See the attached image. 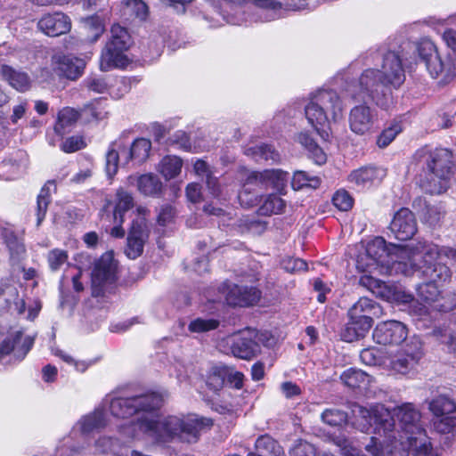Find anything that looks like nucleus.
Segmentation results:
<instances>
[{
    "label": "nucleus",
    "mask_w": 456,
    "mask_h": 456,
    "mask_svg": "<svg viewBox=\"0 0 456 456\" xmlns=\"http://www.w3.org/2000/svg\"><path fill=\"white\" fill-rule=\"evenodd\" d=\"M438 255L437 245L419 241L416 248L399 250L400 260L393 266L404 275L416 273L419 277L427 279V281L417 287L419 297L426 304L437 300L440 295L439 284L451 278L449 267L436 262Z\"/></svg>",
    "instance_id": "obj_1"
},
{
    "label": "nucleus",
    "mask_w": 456,
    "mask_h": 456,
    "mask_svg": "<svg viewBox=\"0 0 456 456\" xmlns=\"http://www.w3.org/2000/svg\"><path fill=\"white\" fill-rule=\"evenodd\" d=\"M352 412L355 419L354 425L362 432H368L374 427L376 434L387 436L391 441L399 440L400 435L407 436L422 428L419 411L411 403L396 407L394 415L380 404L370 409L354 404Z\"/></svg>",
    "instance_id": "obj_2"
},
{
    "label": "nucleus",
    "mask_w": 456,
    "mask_h": 456,
    "mask_svg": "<svg viewBox=\"0 0 456 456\" xmlns=\"http://www.w3.org/2000/svg\"><path fill=\"white\" fill-rule=\"evenodd\" d=\"M213 420L209 418L190 414L183 419L168 416L162 419L142 417L124 429L127 436L136 438L146 436L158 443H168L175 439L196 443L200 433L210 429Z\"/></svg>",
    "instance_id": "obj_3"
},
{
    "label": "nucleus",
    "mask_w": 456,
    "mask_h": 456,
    "mask_svg": "<svg viewBox=\"0 0 456 456\" xmlns=\"http://www.w3.org/2000/svg\"><path fill=\"white\" fill-rule=\"evenodd\" d=\"M415 158L425 173L419 178L422 190L429 194L444 192L455 168L452 151L445 148H423L416 152Z\"/></svg>",
    "instance_id": "obj_4"
},
{
    "label": "nucleus",
    "mask_w": 456,
    "mask_h": 456,
    "mask_svg": "<svg viewBox=\"0 0 456 456\" xmlns=\"http://www.w3.org/2000/svg\"><path fill=\"white\" fill-rule=\"evenodd\" d=\"M342 101L334 90L320 89L305 106V118L324 142L330 140V124L342 117Z\"/></svg>",
    "instance_id": "obj_5"
},
{
    "label": "nucleus",
    "mask_w": 456,
    "mask_h": 456,
    "mask_svg": "<svg viewBox=\"0 0 456 456\" xmlns=\"http://www.w3.org/2000/svg\"><path fill=\"white\" fill-rule=\"evenodd\" d=\"M126 134L123 133L120 137L113 142L106 153V173L110 178L113 177L118 168L119 161L121 165H127L130 161L137 164L144 162L151 149V142L146 138H137L128 148L124 141Z\"/></svg>",
    "instance_id": "obj_6"
},
{
    "label": "nucleus",
    "mask_w": 456,
    "mask_h": 456,
    "mask_svg": "<svg viewBox=\"0 0 456 456\" xmlns=\"http://www.w3.org/2000/svg\"><path fill=\"white\" fill-rule=\"evenodd\" d=\"M163 403V397L156 392L136 395L130 397H110L103 399V405L109 406L110 413L120 419H126L134 414L152 413L158 411Z\"/></svg>",
    "instance_id": "obj_7"
},
{
    "label": "nucleus",
    "mask_w": 456,
    "mask_h": 456,
    "mask_svg": "<svg viewBox=\"0 0 456 456\" xmlns=\"http://www.w3.org/2000/svg\"><path fill=\"white\" fill-rule=\"evenodd\" d=\"M380 71L367 69L360 76L357 82H352L346 87V93L354 100L365 101L367 98L377 105L385 107L390 89Z\"/></svg>",
    "instance_id": "obj_8"
},
{
    "label": "nucleus",
    "mask_w": 456,
    "mask_h": 456,
    "mask_svg": "<svg viewBox=\"0 0 456 456\" xmlns=\"http://www.w3.org/2000/svg\"><path fill=\"white\" fill-rule=\"evenodd\" d=\"M289 179V174L280 169H267L263 172H251L248 174L242 190L238 194L240 203L249 208L257 202V195L251 194L250 186L259 189L272 187L282 193Z\"/></svg>",
    "instance_id": "obj_9"
},
{
    "label": "nucleus",
    "mask_w": 456,
    "mask_h": 456,
    "mask_svg": "<svg viewBox=\"0 0 456 456\" xmlns=\"http://www.w3.org/2000/svg\"><path fill=\"white\" fill-rule=\"evenodd\" d=\"M415 51L419 62L425 65L433 78H440V83L447 84L455 77V63L443 61L432 41L422 38L415 44Z\"/></svg>",
    "instance_id": "obj_10"
},
{
    "label": "nucleus",
    "mask_w": 456,
    "mask_h": 456,
    "mask_svg": "<svg viewBox=\"0 0 456 456\" xmlns=\"http://www.w3.org/2000/svg\"><path fill=\"white\" fill-rule=\"evenodd\" d=\"M111 35L101 56V69L103 71L114 68H124L128 64L126 52L133 45L129 30H110Z\"/></svg>",
    "instance_id": "obj_11"
},
{
    "label": "nucleus",
    "mask_w": 456,
    "mask_h": 456,
    "mask_svg": "<svg viewBox=\"0 0 456 456\" xmlns=\"http://www.w3.org/2000/svg\"><path fill=\"white\" fill-rule=\"evenodd\" d=\"M117 280L118 263L111 252H106L94 263L92 271V295L102 297L110 292Z\"/></svg>",
    "instance_id": "obj_12"
},
{
    "label": "nucleus",
    "mask_w": 456,
    "mask_h": 456,
    "mask_svg": "<svg viewBox=\"0 0 456 456\" xmlns=\"http://www.w3.org/2000/svg\"><path fill=\"white\" fill-rule=\"evenodd\" d=\"M416 245H407L404 247H399L395 249V252L389 256L386 249L385 240L382 238H376L367 245L366 256L369 258L367 264L368 268L370 270H379L380 273H392L393 271L400 273L393 268L394 264L400 260L399 250L403 248H416Z\"/></svg>",
    "instance_id": "obj_13"
},
{
    "label": "nucleus",
    "mask_w": 456,
    "mask_h": 456,
    "mask_svg": "<svg viewBox=\"0 0 456 456\" xmlns=\"http://www.w3.org/2000/svg\"><path fill=\"white\" fill-rule=\"evenodd\" d=\"M423 354V344L414 336L391 358L389 367L396 373L407 374L418 365Z\"/></svg>",
    "instance_id": "obj_14"
},
{
    "label": "nucleus",
    "mask_w": 456,
    "mask_h": 456,
    "mask_svg": "<svg viewBox=\"0 0 456 456\" xmlns=\"http://www.w3.org/2000/svg\"><path fill=\"white\" fill-rule=\"evenodd\" d=\"M220 296L212 301H222L223 299L229 305L232 306H248L256 304L261 292L253 286H239L236 284L224 283L219 289Z\"/></svg>",
    "instance_id": "obj_15"
},
{
    "label": "nucleus",
    "mask_w": 456,
    "mask_h": 456,
    "mask_svg": "<svg viewBox=\"0 0 456 456\" xmlns=\"http://www.w3.org/2000/svg\"><path fill=\"white\" fill-rule=\"evenodd\" d=\"M139 216L132 223L125 253L130 259H135L143 250V245L148 239L149 230L146 224L145 216L148 210L145 208H137Z\"/></svg>",
    "instance_id": "obj_16"
},
{
    "label": "nucleus",
    "mask_w": 456,
    "mask_h": 456,
    "mask_svg": "<svg viewBox=\"0 0 456 456\" xmlns=\"http://www.w3.org/2000/svg\"><path fill=\"white\" fill-rule=\"evenodd\" d=\"M407 336V327L395 320L379 322L372 333L373 340L383 346L399 345L406 339Z\"/></svg>",
    "instance_id": "obj_17"
},
{
    "label": "nucleus",
    "mask_w": 456,
    "mask_h": 456,
    "mask_svg": "<svg viewBox=\"0 0 456 456\" xmlns=\"http://www.w3.org/2000/svg\"><path fill=\"white\" fill-rule=\"evenodd\" d=\"M227 4H233L238 5H255L259 8L273 12V19L279 18L283 9L301 10L305 7L314 8L313 5L315 0H284V3L274 0H224Z\"/></svg>",
    "instance_id": "obj_18"
},
{
    "label": "nucleus",
    "mask_w": 456,
    "mask_h": 456,
    "mask_svg": "<svg viewBox=\"0 0 456 456\" xmlns=\"http://www.w3.org/2000/svg\"><path fill=\"white\" fill-rule=\"evenodd\" d=\"M377 115L369 106L358 105L349 113L350 130L358 135H364L374 130L377 123Z\"/></svg>",
    "instance_id": "obj_19"
},
{
    "label": "nucleus",
    "mask_w": 456,
    "mask_h": 456,
    "mask_svg": "<svg viewBox=\"0 0 456 456\" xmlns=\"http://www.w3.org/2000/svg\"><path fill=\"white\" fill-rule=\"evenodd\" d=\"M389 229L399 240L411 239L417 232V221L413 213L407 208H400L394 215Z\"/></svg>",
    "instance_id": "obj_20"
},
{
    "label": "nucleus",
    "mask_w": 456,
    "mask_h": 456,
    "mask_svg": "<svg viewBox=\"0 0 456 456\" xmlns=\"http://www.w3.org/2000/svg\"><path fill=\"white\" fill-rule=\"evenodd\" d=\"M381 77L395 88L399 87L405 79L404 69L400 56L395 52L382 55Z\"/></svg>",
    "instance_id": "obj_21"
},
{
    "label": "nucleus",
    "mask_w": 456,
    "mask_h": 456,
    "mask_svg": "<svg viewBox=\"0 0 456 456\" xmlns=\"http://www.w3.org/2000/svg\"><path fill=\"white\" fill-rule=\"evenodd\" d=\"M53 64L60 76L70 80H76L81 77L86 68V62L83 59L69 55H54Z\"/></svg>",
    "instance_id": "obj_22"
},
{
    "label": "nucleus",
    "mask_w": 456,
    "mask_h": 456,
    "mask_svg": "<svg viewBox=\"0 0 456 456\" xmlns=\"http://www.w3.org/2000/svg\"><path fill=\"white\" fill-rule=\"evenodd\" d=\"M386 170L376 167H364L353 171L348 180L359 189L379 184L386 176Z\"/></svg>",
    "instance_id": "obj_23"
},
{
    "label": "nucleus",
    "mask_w": 456,
    "mask_h": 456,
    "mask_svg": "<svg viewBox=\"0 0 456 456\" xmlns=\"http://www.w3.org/2000/svg\"><path fill=\"white\" fill-rule=\"evenodd\" d=\"M382 314L380 305L374 300L362 297L348 310V317L365 318L367 321H373Z\"/></svg>",
    "instance_id": "obj_24"
},
{
    "label": "nucleus",
    "mask_w": 456,
    "mask_h": 456,
    "mask_svg": "<svg viewBox=\"0 0 456 456\" xmlns=\"http://www.w3.org/2000/svg\"><path fill=\"white\" fill-rule=\"evenodd\" d=\"M398 444L402 449L413 450L420 455H427L431 451V444L423 428L418 429L413 435L407 436L400 435Z\"/></svg>",
    "instance_id": "obj_25"
},
{
    "label": "nucleus",
    "mask_w": 456,
    "mask_h": 456,
    "mask_svg": "<svg viewBox=\"0 0 456 456\" xmlns=\"http://www.w3.org/2000/svg\"><path fill=\"white\" fill-rule=\"evenodd\" d=\"M373 325V321H367L365 318L348 317V322L342 330V339L346 342H353L363 338Z\"/></svg>",
    "instance_id": "obj_26"
},
{
    "label": "nucleus",
    "mask_w": 456,
    "mask_h": 456,
    "mask_svg": "<svg viewBox=\"0 0 456 456\" xmlns=\"http://www.w3.org/2000/svg\"><path fill=\"white\" fill-rule=\"evenodd\" d=\"M127 181L129 184L136 183L138 191L146 196H156L160 193L162 189V183L153 174H144L140 176L130 175Z\"/></svg>",
    "instance_id": "obj_27"
},
{
    "label": "nucleus",
    "mask_w": 456,
    "mask_h": 456,
    "mask_svg": "<svg viewBox=\"0 0 456 456\" xmlns=\"http://www.w3.org/2000/svg\"><path fill=\"white\" fill-rule=\"evenodd\" d=\"M0 74L2 78L17 91L25 92L30 88L31 79L26 72L4 64L0 68Z\"/></svg>",
    "instance_id": "obj_28"
},
{
    "label": "nucleus",
    "mask_w": 456,
    "mask_h": 456,
    "mask_svg": "<svg viewBox=\"0 0 456 456\" xmlns=\"http://www.w3.org/2000/svg\"><path fill=\"white\" fill-rule=\"evenodd\" d=\"M258 349V344L251 338L241 336L231 338V350L235 357L249 360L256 354Z\"/></svg>",
    "instance_id": "obj_29"
},
{
    "label": "nucleus",
    "mask_w": 456,
    "mask_h": 456,
    "mask_svg": "<svg viewBox=\"0 0 456 456\" xmlns=\"http://www.w3.org/2000/svg\"><path fill=\"white\" fill-rule=\"evenodd\" d=\"M112 204H114L113 218L124 217V214L134 207V198L129 191L120 187L116 191L113 201L106 200L104 209H108Z\"/></svg>",
    "instance_id": "obj_30"
},
{
    "label": "nucleus",
    "mask_w": 456,
    "mask_h": 456,
    "mask_svg": "<svg viewBox=\"0 0 456 456\" xmlns=\"http://www.w3.org/2000/svg\"><path fill=\"white\" fill-rule=\"evenodd\" d=\"M4 341L10 342L12 346V349L8 352V354L12 352L14 357L20 361L25 358L32 348L34 338L31 336H24L21 331H16Z\"/></svg>",
    "instance_id": "obj_31"
},
{
    "label": "nucleus",
    "mask_w": 456,
    "mask_h": 456,
    "mask_svg": "<svg viewBox=\"0 0 456 456\" xmlns=\"http://www.w3.org/2000/svg\"><path fill=\"white\" fill-rule=\"evenodd\" d=\"M106 425V419L102 410L96 409L94 412L87 414L81 418V419L77 422V427L79 428L81 433L83 435L89 434L90 432L100 429Z\"/></svg>",
    "instance_id": "obj_32"
},
{
    "label": "nucleus",
    "mask_w": 456,
    "mask_h": 456,
    "mask_svg": "<svg viewBox=\"0 0 456 456\" xmlns=\"http://www.w3.org/2000/svg\"><path fill=\"white\" fill-rule=\"evenodd\" d=\"M297 141L308 151L310 157L316 164L322 165L326 162V154L308 132L299 133L297 135Z\"/></svg>",
    "instance_id": "obj_33"
},
{
    "label": "nucleus",
    "mask_w": 456,
    "mask_h": 456,
    "mask_svg": "<svg viewBox=\"0 0 456 456\" xmlns=\"http://www.w3.org/2000/svg\"><path fill=\"white\" fill-rule=\"evenodd\" d=\"M27 164L28 157L26 152L19 151L10 159L4 160L1 167L8 173L11 177H14L25 172Z\"/></svg>",
    "instance_id": "obj_34"
},
{
    "label": "nucleus",
    "mask_w": 456,
    "mask_h": 456,
    "mask_svg": "<svg viewBox=\"0 0 456 456\" xmlns=\"http://www.w3.org/2000/svg\"><path fill=\"white\" fill-rule=\"evenodd\" d=\"M385 440L380 442L377 437H370V442L365 445V450L371 456H387L393 452L394 449L397 448L398 440L388 439L384 436Z\"/></svg>",
    "instance_id": "obj_35"
},
{
    "label": "nucleus",
    "mask_w": 456,
    "mask_h": 456,
    "mask_svg": "<svg viewBox=\"0 0 456 456\" xmlns=\"http://www.w3.org/2000/svg\"><path fill=\"white\" fill-rule=\"evenodd\" d=\"M3 239L9 248L11 260L17 263L25 253V246L21 240L10 229H5L2 232Z\"/></svg>",
    "instance_id": "obj_36"
},
{
    "label": "nucleus",
    "mask_w": 456,
    "mask_h": 456,
    "mask_svg": "<svg viewBox=\"0 0 456 456\" xmlns=\"http://www.w3.org/2000/svg\"><path fill=\"white\" fill-rule=\"evenodd\" d=\"M38 28H70L71 20L63 12H53L44 15L37 23Z\"/></svg>",
    "instance_id": "obj_37"
},
{
    "label": "nucleus",
    "mask_w": 456,
    "mask_h": 456,
    "mask_svg": "<svg viewBox=\"0 0 456 456\" xmlns=\"http://www.w3.org/2000/svg\"><path fill=\"white\" fill-rule=\"evenodd\" d=\"M256 452L264 456H283L284 452L270 436H259L255 444Z\"/></svg>",
    "instance_id": "obj_38"
},
{
    "label": "nucleus",
    "mask_w": 456,
    "mask_h": 456,
    "mask_svg": "<svg viewBox=\"0 0 456 456\" xmlns=\"http://www.w3.org/2000/svg\"><path fill=\"white\" fill-rule=\"evenodd\" d=\"M226 376H227V366H225V365L214 366L208 370V372L207 374L206 385L214 393H217L223 388V387L225 383Z\"/></svg>",
    "instance_id": "obj_39"
},
{
    "label": "nucleus",
    "mask_w": 456,
    "mask_h": 456,
    "mask_svg": "<svg viewBox=\"0 0 456 456\" xmlns=\"http://www.w3.org/2000/svg\"><path fill=\"white\" fill-rule=\"evenodd\" d=\"M79 113L76 110L67 107L58 113L57 122L54 125V131L57 134L62 135L67 128L73 126L78 119Z\"/></svg>",
    "instance_id": "obj_40"
},
{
    "label": "nucleus",
    "mask_w": 456,
    "mask_h": 456,
    "mask_svg": "<svg viewBox=\"0 0 456 456\" xmlns=\"http://www.w3.org/2000/svg\"><path fill=\"white\" fill-rule=\"evenodd\" d=\"M182 167V159L176 156H166L159 164V171L167 180H169L180 174Z\"/></svg>",
    "instance_id": "obj_41"
},
{
    "label": "nucleus",
    "mask_w": 456,
    "mask_h": 456,
    "mask_svg": "<svg viewBox=\"0 0 456 456\" xmlns=\"http://www.w3.org/2000/svg\"><path fill=\"white\" fill-rule=\"evenodd\" d=\"M340 379L346 387L357 388L361 387L362 385L369 384L370 377L361 370L351 368L341 374Z\"/></svg>",
    "instance_id": "obj_42"
},
{
    "label": "nucleus",
    "mask_w": 456,
    "mask_h": 456,
    "mask_svg": "<svg viewBox=\"0 0 456 456\" xmlns=\"http://www.w3.org/2000/svg\"><path fill=\"white\" fill-rule=\"evenodd\" d=\"M54 188L53 182H48L41 189L40 193L37 196V225L39 226L45 217V214L48 208V205L51 201L50 193L51 188Z\"/></svg>",
    "instance_id": "obj_43"
},
{
    "label": "nucleus",
    "mask_w": 456,
    "mask_h": 456,
    "mask_svg": "<svg viewBox=\"0 0 456 456\" xmlns=\"http://www.w3.org/2000/svg\"><path fill=\"white\" fill-rule=\"evenodd\" d=\"M429 409L436 418L456 413L455 403L450 398L443 395L432 400L429 404Z\"/></svg>",
    "instance_id": "obj_44"
},
{
    "label": "nucleus",
    "mask_w": 456,
    "mask_h": 456,
    "mask_svg": "<svg viewBox=\"0 0 456 456\" xmlns=\"http://www.w3.org/2000/svg\"><path fill=\"white\" fill-rule=\"evenodd\" d=\"M432 335L456 354V326L436 327L433 330Z\"/></svg>",
    "instance_id": "obj_45"
},
{
    "label": "nucleus",
    "mask_w": 456,
    "mask_h": 456,
    "mask_svg": "<svg viewBox=\"0 0 456 456\" xmlns=\"http://www.w3.org/2000/svg\"><path fill=\"white\" fill-rule=\"evenodd\" d=\"M321 183L318 176L310 175L305 171H297L294 173L291 180V186L294 190H300L305 187L317 188Z\"/></svg>",
    "instance_id": "obj_46"
},
{
    "label": "nucleus",
    "mask_w": 456,
    "mask_h": 456,
    "mask_svg": "<svg viewBox=\"0 0 456 456\" xmlns=\"http://www.w3.org/2000/svg\"><path fill=\"white\" fill-rule=\"evenodd\" d=\"M125 12L139 20H145L149 15L148 5L142 0H123Z\"/></svg>",
    "instance_id": "obj_47"
},
{
    "label": "nucleus",
    "mask_w": 456,
    "mask_h": 456,
    "mask_svg": "<svg viewBox=\"0 0 456 456\" xmlns=\"http://www.w3.org/2000/svg\"><path fill=\"white\" fill-rule=\"evenodd\" d=\"M285 201L277 194H270L265 200L260 208V211L264 215L281 214L285 208Z\"/></svg>",
    "instance_id": "obj_48"
},
{
    "label": "nucleus",
    "mask_w": 456,
    "mask_h": 456,
    "mask_svg": "<svg viewBox=\"0 0 456 456\" xmlns=\"http://www.w3.org/2000/svg\"><path fill=\"white\" fill-rule=\"evenodd\" d=\"M247 154H251L256 161L264 159L274 162L279 159V153L272 146L265 144L248 148Z\"/></svg>",
    "instance_id": "obj_49"
},
{
    "label": "nucleus",
    "mask_w": 456,
    "mask_h": 456,
    "mask_svg": "<svg viewBox=\"0 0 456 456\" xmlns=\"http://www.w3.org/2000/svg\"><path fill=\"white\" fill-rule=\"evenodd\" d=\"M219 321L214 318H196L188 326V330L193 333H203L218 328Z\"/></svg>",
    "instance_id": "obj_50"
},
{
    "label": "nucleus",
    "mask_w": 456,
    "mask_h": 456,
    "mask_svg": "<svg viewBox=\"0 0 456 456\" xmlns=\"http://www.w3.org/2000/svg\"><path fill=\"white\" fill-rule=\"evenodd\" d=\"M404 302H410L409 312L417 321H425L429 316V307L428 305L413 300L411 295L403 297Z\"/></svg>",
    "instance_id": "obj_51"
},
{
    "label": "nucleus",
    "mask_w": 456,
    "mask_h": 456,
    "mask_svg": "<svg viewBox=\"0 0 456 456\" xmlns=\"http://www.w3.org/2000/svg\"><path fill=\"white\" fill-rule=\"evenodd\" d=\"M360 282L377 296L381 297H388L389 291L384 281L372 276L364 275L361 278Z\"/></svg>",
    "instance_id": "obj_52"
},
{
    "label": "nucleus",
    "mask_w": 456,
    "mask_h": 456,
    "mask_svg": "<svg viewBox=\"0 0 456 456\" xmlns=\"http://www.w3.org/2000/svg\"><path fill=\"white\" fill-rule=\"evenodd\" d=\"M322 420L332 427H338L346 422L347 415L338 409H327L322 413Z\"/></svg>",
    "instance_id": "obj_53"
},
{
    "label": "nucleus",
    "mask_w": 456,
    "mask_h": 456,
    "mask_svg": "<svg viewBox=\"0 0 456 456\" xmlns=\"http://www.w3.org/2000/svg\"><path fill=\"white\" fill-rule=\"evenodd\" d=\"M415 27H451L456 26V15L450 16L446 19H437L428 17L413 23Z\"/></svg>",
    "instance_id": "obj_54"
},
{
    "label": "nucleus",
    "mask_w": 456,
    "mask_h": 456,
    "mask_svg": "<svg viewBox=\"0 0 456 456\" xmlns=\"http://www.w3.org/2000/svg\"><path fill=\"white\" fill-rule=\"evenodd\" d=\"M47 261L50 269L55 272L68 261V253L63 249L53 248L48 252Z\"/></svg>",
    "instance_id": "obj_55"
},
{
    "label": "nucleus",
    "mask_w": 456,
    "mask_h": 456,
    "mask_svg": "<svg viewBox=\"0 0 456 456\" xmlns=\"http://www.w3.org/2000/svg\"><path fill=\"white\" fill-rule=\"evenodd\" d=\"M434 426L436 431L442 434L453 432L456 428V413L438 417L436 420H435Z\"/></svg>",
    "instance_id": "obj_56"
},
{
    "label": "nucleus",
    "mask_w": 456,
    "mask_h": 456,
    "mask_svg": "<svg viewBox=\"0 0 456 456\" xmlns=\"http://www.w3.org/2000/svg\"><path fill=\"white\" fill-rule=\"evenodd\" d=\"M401 132V127L398 124H394L389 127L384 129L382 133L377 138V145L379 148H386L388 146L395 138V136Z\"/></svg>",
    "instance_id": "obj_57"
},
{
    "label": "nucleus",
    "mask_w": 456,
    "mask_h": 456,
    "mask_svg": "<svg viewBox=\"0 0 456 456\" xmlns=\"http://www.w3.org/2000/svg\"><path fill=\"white\" fill-rule=\"evenodd\" d=\"M82 115L94 120H101L106 117L107 111L102 106V102L96 101L86 105L82 110Z\"/></svg>",
    "instance_id": "obj_58"
},
{
    "label": "nucleus",
    "mask_w": 456,
    "mask_h": 456,
    "mask_svg": "<svg viewBox=\"0 0 456 456\" xmlns=\"http://www.w3.org/2000/svg\"><path fill=\"white\" fill-rule=\"evenodd\" d=\"M86 141L81 135H72L66 138L61 144V149L66 153H72L84 149Z\"/></svg>",
    "instance_id": "obj_59"
},
{
    "label": "nucleus",
    "mask_w": 456,
    "mask_h": 456,
    "mask_svg": "<svg viewBox=\"0 0 456 456\" xmlns=\"http://www.w3.org/2000/svg\"><path fill=\"white\" fill-rule=\"evenodd\" d=\"M95 447L101 453H116L118 452L119 443L111 437L103 436L96 441Z\"/></svg>",
    "instance_id": "obj_60"
},
{
    "label": "nucleus",
    "mask_w": 456,
    "mask_h": 456,
    "mask_svg": "<svg viewBox=\"0 0 456 456\" xmlns=\"http://www.w3.org/2000/svg\"><path fill=\"white\" fill-rule=\"evenodd\" d=\"M289 453L291 456H316V450L313 444L298 440L290 449Z\"/></svg>",
    "instance_id": "obj_61"
},
{
    "label": "nucleus",
    "mask_w": 456,
    "mask_h": 456,
    "mask_svg": "<svg viewBox=\"0 0 456 456\" xmlns=\"http://www.w3.org/2000/svg\"><path fill=\"white\" fill-rule=\"evenodd\" d=\"M333 204L341 211H347L353 207V199L346 191H338L333 198Z\"/></svg>",
    "instance_id": "obj_62"
},
{
    "label": "nucleus",
    "mask_w": 456,
    "mask_h": 456,
    "mask_svg": "<svg viewBox=\"0 0 456 456\" xmlns=\"http://www.w3.org/2000/svg\"><path fill=\"white\" fill-rule=\"evenodd\" d=\"M444 216V209L441 206L427 205L423 217L430 225H436Z\"/></svg>",
    "instance_id": "obj_63"
},
{
    "label": "nucleus",
    "mask_w": 456,
    "mask_h": 456,
    "mask_svg": "<svg viewBox=\"0 0 456 456\" xmlns=\"http://www.w3.org/2000/svg\"><path fill=\"white\" fill-rule=\"evenodd\" d=\"M360 358L363 363L370 366L379 364L381 361L379 351L375 347L363 349L360 354Z\"/></svg>",
    "instance_id": "obj_64"
}]
</instances>
